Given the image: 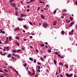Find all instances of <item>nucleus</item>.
I'll return each instance as SVG.
<instances>
[{
    "label": "nucleus",
    "instance_id": "35",
    "mask_svg": "<svg viewBox=\"0 0 77 77\" xmlns=\"http://www.w3.org/2000/svg\"><path fill=\"white\" fill-rule=\"evenodd\" d=\"M41 60H44V59H43V58L42 57H41Z\"/></svg>",
    "mask_w": 77,
    "mask_h": 77
},
{
    "label": "nucleus",
    "instance_id": "63",
    "mask_svg": "<svg viewBox=\"0 0 77 77\" xmlns=\"http://www.w3.org/2000/svg\"><path fill=\"white\" fill-rule=\"evenodd\" d=\"M46 57V56H44V58H45Z\"/></svg>",
    "mask_w": 77,
    "mask_h": 77
},
{
    "label": "nucleus",
    "instance_id": "29",
    "mask_svg": "<svg viewBox=\"0 0 77 77\" xmlns=\"http://www.w3.org/2000/svg\"><path fill=\"white\" fill-rule=\"evenodd\" d=\"M29 23L30 24V25L32 26V22H30L29 21Z\"/></svg>",
    "mask_w": 77,
    "mask_h": 77
},
{
    "label": "nucleus",
    "instance_id": "64",
    "mask_svg": "<svg viewBox=\"0 0 77 77\" xmlns=\"http://www.w3.org/2000/svg\"><path fill=\"white\" fill-rule=\"evenodd\" d=\"M60 58H63V57H62V56H60Z\"/></svg>",
    "mask_w": 77,
    "mask_h": 77
},
{
    "label": "nucleus",
    "instance_id": "5",
    "mask_svg": "<svg viewBox=\"0 0 77 77\" xmlns=\"http://www.w3.org/2000/svg\"><path fill=\"white\" fill-rule=\"evenodd\" d=\"M53 25L54 26H56V24H57V21L56 20L53 23Z\"/></svg>",
    "mask_w": 77,
    "mask_h": 77
},
{
    "label": "nucleus",
    "instance_id": "40",
    "mask_svg": "<svg viewBox=\"0 0 77 77\" xmlns=\"http://www.w3.org/2000/svg\"><path fill=\"white\" fill-rule=\"evenodd\" d=\"M36 51L37 53H38V52H39V51H38V50L37 49H36Z\"/></svg>",
    "mask_w": 77,
    "mask_h": 77
},
{
    "label": "nucleus",
    "instance_id": "19",
    "mask_svg": "<svg viewBox=\"0 0 77 77\" xmlns=\"http://www.w3.org/2000/svg\"><path fill=\"white\" fill-rule=\"evenodd\" d=\"M11 57V54H9L8 56V57Z\"/></svg>",
    "mask_w": 77,
    "mask_h": 77
},
{
    "label": "nucleus",
    "instance_id": "12",
    "mask_svg": "<svg viewBox=\"0 0 77 77\" xmlns=\"http://www.w3.org/2000/svg\"><path fill=\"white\" fill-rule=\"evenodd\" d=\"M32 71H33V72L32 73V75H35V70H34V69H33L32 70Z\"/></svg>",
    "mask_w": 77,
    "mask_h": 77
},
{
    "label": "nucleus",
    "instance_id": "46",
    "mask_svg": "<svg viewBox=\"0 0 77 77\" xmlns=\"http://www.w3.org/2000/svg\"><path fill=\"white\" fill-rule=\"evenodd\" d=\"M64 12H66H66H67V10L66 9H65L64 10Z\"/></svg>",
    "mask_w": 77,
    "mask_h": 77
},
{
    "label": "nucleus",
    "instance_id": "28",
    "mask_svg": "<svg viewBox=\"0 0 77 77\" xmlns=\"http://www.w3.org/2000/svg\"><path fill=\"white\" fill-rule=\"evenodd\" d=\"M24 28H25V29L27 28V26H24Z\"/></svg>",
    "mask_w": 77,
    "mask_h": 77
},
{
    "label": "nucleus",
    "instance_id": "50",
    "mask_svg": "<svg viewBox=\"0 0 77 77\" xmlns=\"http://www.w3.org/2000/svg\"><path fill=\"white\" fill-rule=\"evenodd\" d=\"M22 50H23V51H24V48H22Z\"/></svg>",
    "mask_w": 77,
    "mask_h": 77
},
{
    "label": "nucleus",
    "instance_id": "59",
    "mask_svg": "<svg viewBox=\"0 0 77 77\" xmlns=\"http://www.w3.org/2000/svg\"><path fill=\"white\" fill-rule=\"evenodd\" d=\"M0 54H1L2 56V54H2V52H0Z\"/></svg>",
    "mask_w": 77,
    "mask_h": 77
},
{
    "label": "nucleus",
    "instance_id": "27",
    "mask_svg": "<svg viewBox=\"0 0 77 77\" xmlns=\"http://www.w3.org/2000/svg\"><path fill=\"white\" fill-rule=\"evenodd\" d=\"M1 33H3V34H5V31H2V32H1Z\"/></svg>",
    "mask_w": 77,
    "mask_h": 77
},
{
    "label": "nucleus",
    "instance_id": "22",
    "mask_svg": "<svg viewBox=\"0 0 77 77\" xmlns=\"http://www.w3.org/2000/svg\"><path fill=\"white\" fill-rule=\"evenodd\" d=\"M66 15H67V13L63 14V16H65Z\"/></svg>",
    "mask_w": 77,
    "mask_h": 77
},
{
    "label": "nucleus",
    "instance_id": "39",
    "mask_svg": "<svg viewBox=\"0 0 77 77\" xmlns=\"http://www.w3.org/2000/svg\"><path fill=\"white\" fill-rule=\"evenodd\" d=\"M14 8H15V9H16V10H17V11H18V8L17 7H15Z\"/></svg>",
    "mask_w": 77,
    "mask_h": 77
},
{
    "label": "nucleus",
    "instance_id": "37",
    "mask_svg": "<svg viewBox=\"0 0 77 77\" xmlns=\"http://www.w3.org/2000/svg\"><path fill=\"white\" fill-rule=\"evenodd\" d=\"M41 47H44V44H43L42 45H41Z\"/></svg>",
    "mask_w": 77,
    "mask_h": 77
},
{
    "label": "nucleus",
    "instance_id": "8",
    "mask_svg": "<svg viewBox=\"0 0 77 77\" xmlns=\"http://www.w3.org/2000/svg\"><path fill=\"white\" fill-rule=\"evenodd\" d=\"M17 20H18V21H22V20H23V19L21 18H17Z\"/></svg>",
    "mask_w": 77,
    "mask_h": 77
},
{
    "label": "nucleus",
    "instance_id": "45",
    "mask_svg": "<svg viewBox=\"0 0 77 77\" xmlns=\"http://www.w3.org/2000/svg\"><path fill=\"white\" fill-rule=\"evenodd\" d=\"M2 29H0V32H1L0 33H1L2 32Z\"/></svg>",
    "mask_w": 77,
    "mask_h": 77
},
{
    "label": "nucleus",
    "instance_id": "23",
    "mask_svg": "<svg viewBox=\"0 0 77 77\" xmlns=\"http://www.w3.org/2000/svg\"><path fill=\"white\" fill-rule=\"evenodd\" d=\"M24 66H25V67H26L27 66V64L24 63Z\"/></svg>",
    "mask_w": 77,
    "mask_h": 77
},
{
    "label": "nucleus",
    "instance_id": "15",
    "mask_svg": "<svg viewBox=\"0 0 77 77\" xmlns=\"http://www.w3.org/2000/svg\"><path fill=\"white\" fill-rule=\"evenodd\" d=\"M14 0H10L9 1V2L10 3H11H11H12V2H14Z\"/></svg>",
    "mask_w": 77,
    "mask_h": 77
},
{
    "label": "nucleus",
    "instance_id": "3",
    "mask_svg": "<svg viewBox=\"0 0 77 77\" xmlns=\"http://www.w3.org/2000/svg\"><path fill=\"white\" fill-rule=\"evenodd\" d=\"M4 49H6L7 51H9V47H5L4 48Z\"/></svg>",
    "mask_w": 77,
    "mask_h": 77
},
{
    "label": "nucleus",
    "instance_id": "34",
    "mask_svg": "<svg viewBox=\"0 0 77 77\" xmlns=\"http://www.w3.org/2000/svg\"><path fill=\"white\" fill-rule=\"evenodd\" d=\"M55 13H56V11H54V14H55Z\"/></svg>",
    "mask_w": 77,
    "mask_h": 77
},
{
    "label": "nucleus",
    "instance_id": "51",
    "mask_svg": "<svg viewBox=\"0 0 77 77\" xmlns=\"http://www.w3.org/2000/svg\"><path fill=\"white\" fill-rule=\"evenodd\" d=\"M66 23H70V21H67V22H66Z\"/></svg>",
    "mask_w": 77,
    "mask_h": 77
},
{
    "label": "nucleus",
    "instance_id": "16",
    "mask_svg": "<svg viewBox=\"0 0 77 77\" xmlns=\"http://www.w3.org/2000/svg\"><path fill=\"white\" fill-rule=\"evenodd\" d=\"M29 59L30 60H31V61H33V59L32 58H29Z\"/></svg>",
    "mask_w": 77,
    "mask_h": 77
},
{
    "label": "nucleus",
    "instance_id": "24",
    "mask_svg": "<svg viewBox=\"0 0 77 77\" xmlns=\"http://www.w3.org/2000/svg\"><path fill=\"white\" fill-rule=\"evenodd\" d=\"M20 30V28H17L14 31H15V30Z\"/></svg>",
    "mask_w": 77,
    "mask_h": 77
},
{
    "label": "nucleus",
    "instance_id": "38",
    "mask_svg": "<svg viewBox=\"0 0 77 77\" xmlns=\"http://www.w3.org/2000/svg\"><path fill=\"white\" fill-rule=\"evenodd\" d=\"M59 73H60V68H59Z\"/></svg>",
    "mask_w": 77,
    "mask_h": 77
},
{
    "label": "nucleus",
    "instance_id": "36",
    "mask_svg": "<svg viewBox=\"0 0 77 77\" xmlns=\"http://www.w3.org/2000/svg\"><path fill=\"white\" fill-rule=\"evenodd\" d=\"M65 65L66 67V68H68V66H67L66 65Z\"/></svg>",
    "mask_w": 77,
    "mask_h": 77
},
{
    "label": "nucleus",
    "instance_id": "2",
    "mask_svg": "<svg viewBox=\"0 0 77 77\" xmlns=\"http://www.w3.org/2000/svg\"><path fill=\"white\" fill-rule=\"evenodd\" d=\"M48 26V25L47 23H43V26L45 28H46Z\"/></svg>",
    "mask_w": 77,
    "mask_h": 77
},
{
    "label": "nucleus",
    "instance_id": "13",
    "mask_svg": "<svg viewBox=\"0 0 77 77\" xmlns=\"http://www.w3.org/2000/svg\"><path fill=\"white\" fill-rule=\"evenodd\" d=\"M15 44H16L17 45H19V44L17 42H15Z\"/></svg>",
    "mask_w": 77,
    "mask_h": 77
},
{
    "label": "nucleus",
    "instance_id": "11",
    "mask_svg": "<svg viewBox=\"0 0 77 77\" xmlns=\"http://www.w3.org/2000/svg\"><path fill=\"white\" fill-rule=\"evenodd\" d=\"M61 33L63 35H64V34H65V31H62L61 32Z\"/></svg>",
    "mask_w": 77,
    "mask_h": 77
},
{
    "label": "nucleus",
    "instance_id": "4",
    "mask_svg": "<svg viewBox=\"0 0 77 77\" xmlns=\"http://www.w3.org/2000/svg\"><path fill=\"white\" fill-rule=\"evenodd\" d=\"M74 22H71L70 23V25L69 26H68V27H71V26H72L73 24H74Z\"/></svg>",
    "mask_w": 77,
    "mask_h": 77
},
{
    "label": "nucleus",
    "instance_id": "52",
    "mask_svg": "<svg viewBox=\"0 0 77 77\" xmlns=\"http://www.w3.org/2000/svg\"><path fill=\"white\" fill-rule=\"evenodd\" d=\"M38 64V65H40V64H41V63H37Z\"/></svg>",
    "mask_w": 77,
    "mask_h": 77
},
{
    "label": "nucleus",
    "instance_id": "49",
    "mask_svg": "<svg viewBox=\"0 0 77 77\" xmlns=\"http://www.w3.org/2000/svg\"><path fill=\"white\" fill-rule=\"evenodd\" d=\"M37 71H38V72H40V70L39 69H38L37 70Z\"/></svg>",
    "mask_w": 77,
    "mask_h": 77
},
{
    "label": "nucleus",
    "instance_id": "43",
    "mask_svg": "<svg viewBox=\"0 0 77 77\" xmlns=\"http://www.w3.org/2000/svg\"><path fill=\"white\" fill-rule=\"evenodd\" d=\"M13 55H14V56H17V55H16V54H13Z\"/></svg>",
    "mask_w": 77,
    "mask_h": 77
},
{
    "label": "nucleus",
    "instance_id": "57",
    "mask_svg": "<svg viewBox=\"0 0 77 77\" xmlns=\"http://www.w3.org/2000/svg\"><path fill=\"white\" fill-rule=\"evenodd\" d=\"M57 72H56V75H57Z\"/></svg>",
    "mask_w": 77,
    "mask_h": 77
},
{
    "label": "nucleus",
    "instance_id": "7",
    "mask_svg": "<svg viewBox=\"0 0 77 77\" xmlns=\"http://www.w3.org/2000/svg\"><path fill=\"white\" fill-rule=\"evenodd\" d=\"M11 4L12 5V6H13L14 7V8H15L14 6H15V7H16V5H15V4L14 3H11Z\"/></svg>",
    "mask_w": 77,
    "mask_h": 77
},
{
    "label": "nucleus",
    "instance_id": "55",
    "mask_svg": "<svg viewBox=\"0 0 77 77\" xmlns=\"http://www.w3.org/2000/svg\"><path fill=\"white\" fill-rule=\"evenodd\" d=\"M48 52H51V50H48Z\"/></svg>",
    "mask_w": 77,
    "mask_h": 77
},
{
    "label": "nucleus",
    "instance_id": "1",
    "mask_svg": "<svg viewBox=\"0 0 77 77\" xmlns=\"http://www.w3.org/2000/svg\"><path fill=\"white\" fill-rule=\"evenodd\" d=\"M73 75V74L72 73H71L70 75H69V73H67L66 74V75L67 77H72V75Z\"/></svg>",
    "mask_w": 77,
    "mask_h": 77
},
{
    "label": "nucleus",
    "instance_id": "9",
    "mask_svg": "<svg viewBox=\"0 0 77 77\" xmlns=\"http://www.w3.org/2000/svg\"><path fill=\"white\" fill-rule=\"evenodd\" d=\"M17 50H14V49H12V51L13 52V53H15V52H17Z\"/></svg>",
    "mask_w": 77,
    "mask_h": 77
},
{
    "label": "nucleus",
    "instance_id": "47",
    "mask_svg": "<svg viewBox=\"0 0 77 77\" xmlns=\"http://www.w3.org/2000/svg\"><path fill=\"white\" fill-rule=\"evenodd\" d=\"M61 18H64V17L63 16H61Z\"/></svg>",
    "mask_w": 77,
    "mask_h": 77
},
{
    "label": "nucleus",
    "instance_id": "54",
    "mask_svg": "<svg viewBox=\"0 0 77 77\" xmlns=\"http://www.w3.org/2000/svg\"><path fill=\"white\" fill-rule=\"evenodd\" d=\"M0 44H2V42H1V40H0Z\"/></svg>",
    "mask_w": 77,
    "mask_h": 77
},
{
    "label": "nucleus",
    "instance_id": "60",
    "mask_svg": "<svg viewBox=\"0 0 77 77\" xmlns=\"http://www.w3.org/2000/svg\"><path fill=\"white\" fill-rule=\"evenodd\" d=\"M10 68L11 69H12V67L11 66H10Z\"/></svg>",
    "mask_w": 77,
    "mask_h": 77
},
{
    "label": "nucleus",
    "instance_id": "48",
    "mask_svg": "<svg viewBox=\"0 0 77 77\" xmlns=\"http://www.w3.org/2000/svg\"><path fill=\"white\" fill-rule=\"evenodd\" d=\"M40 66H38V69H40Z\"/></svg>",
    "mask_w": 77,
    "mask_h": 77
},
{
    "label": "nucleus",
    "instance_id": "26",
    "mask_svg": "<svg viewBox=\"0 0 77 77\" xmlns=\"http://www.w3.org/2000/svg\"><path fill=\"white\" fill-rule=\"evenodd\" d=\"M59 65H62V66H63V63H59Z\"/></svg>",
    "mask_w": 77,
    "mask_h": 77
},
{
    "label": "nucleus",
    "instance_id": "20",
    "mask_svg": "<svg viewBox=\"0 0 77 77\" xmlns=\"http://www.w3.org/2000/svg\"><path fill=\"white\" fill-rule=\"evenodd\" d=\"M41 17L43 19H44V16H43V15H41Z\"/></svg>",
    "mask_w": 77,
    "mask_h": 77
},
{
    "label": "nucleus",
    "instance_id": "30",
    "mask_svg": "<svg viewBox=\"0 0 77 77\" xmlns=\"http://www.w3.org/2000/svg\"><path fill=\"white\" fill-rule=\"evenodd\" d=\"M28 72L29 74H31V72H30V71H28Z\"/></svg>",
    "mask_w": 77,
    "mask_h": 77
},
{
    "label": "nucleus",
    "instance_id": "21",
    "mask_svg": "<svg viewBox=\"0 0 77 77\" xmlns=\"http://www.w3.org/2000/svg\"><path fill=\"white\" fill-rule=\"evenodd\" d=\"M54 63H55V65H56V60H54Z\"/></svg>",
    "mask_w": 77,
    "mask_h": 77
},
{
    "label": "nucleus",
    "instance_id": "6",
    "mask_svg": "<svg viewBox=\"0 0 77 77\" xmlns=\"http://www.w3.org/2000/svg\"><path fill=\"white\" fill-rule=\"evenodd\" d=\"M72 33H74V30H72L71 31V32H69V35H71V34H72Z\"/></svg>",
    "mask_w": 77,
    "mask_h": 77
},
{
    "label": "nucleus",
    "instance_id": "62",
    "mask_svg": "<svg viewBox=\"0 0 77 77\" xmlns=\"http://www.w3.org/2000/svg\"><path fill=\"white\" fill-rule=\"evenodd\" d=\"M6 40H9V39H8V37H7Z\"/></svg>",
    "mask_w": 77,
    "mask_h": 77
},
{
    "label": "nucleus",
    "instance_id": "17",
    "mask_svg": "<svg viewBox=\"0 0 77 77\" xmlns=\"http://www.w3.org/2000/svg\"><path fill=\"white\" fill-rule=\"evenodd\" d=\"M21 17H26V15L24 14H21Z\"/></svg>",
    "mask_w": 77,
    "mask_h": 77
},
{
    "label": "nucleus",
    "instance_id": "42",
    "mask_svg": "<svg viewBox=\"0 0 77 77\" xmlns=\"http://www.w3.org/2000/svg\"><path fill=\"white\" fill-rule=\"evenodd\" d=\"M16 39H19V37H16Z\"/></svg>",
    "mask_w": 77,
    "mask_h": 77
},
{
    "label": "nucleus",
    "instance_id": "41",
    "mask_svg": "<svg viewBox=\"0 0 77 77\" xmlns=\"http://www.w3.org/2000/svg\"><path fill=\"white\" fill-rule=\"evenodd\" d=\"M39 9H40V7H38V8L37 11H39Z\"/></svg>",
    "mask_w": 77,
    "mask_h": 77
},
{
    "label": "nucleus",
    "instance_id": "25",
    "mask_svg": "<svg viewBox=\"0 0 77 77\" xmlns=\"http://www.w3.org/2000/svg\"><path fill=\"white\" fill-rule=\"evenodd\" d=\"M21 51V50H20L19 49L17 51V53H18V52H20Z\"/></svg>",
    "mask_w": 77,
    "mask_h": 77
},
{
    "label": "nucleus",
    "instance_id": "44",
    "mask_svg": "<svg viewBox=\"0 0 77 77\" xmlns=\"http://www.w3.org/2000/svg\"><path fill=\"white\" fill-rule=\"evenodd\" d=\"M55 54H57V55H58V53H57V52H55Z\"/></svg>",
    "mask_w": 77,
    "mask_h": 77
},
{
    "label": "nucleus",
    "instance_id": "53",
    "mask_svg": "<svg viewBox=\"0 0 77 77\" xmlns=\"http://www.w3.org/2000/svg\"><path fill=\"white\" fill-rule=\"evenodd\" d=\"M15 14H16V15H17V14H18V12H15Z\"/></svg>",
    "mask_w": 77,
    "mask_h": 77
},
{
    "label": "nucleus",
    "instance_id": "33",
    "mask_svg": "<svg viewBox=\"0 0 77 77\" xmlns=\"http://www.w3.org/2000/svg\"><path fill=\"white\" fill-rule=\"evenodd\" d=\"M6 54V53H5V54H2V56H4V55H5V54Z\"/></svg>",
    "mask_w": 77,
    "mask_h": 77
},
{
    "label": "nucleus",
    "instance_id": "14",
    "mask_svg": "<svg viewBox=\"0 0 77 77\" xmlns=\"http://www.w3.org/2000/svg\"><path fill=\"white\" fill-rule=\"evenodd\" d=\"M69 19L70 21H72V20H73V19L72 18V17H70Z\"/></svg>",
    "mask_w": 77,
    "mask_h": 77
},
{
    "label": "nucleus",
    "instance_id": "56",
    "mask_svg": "<svg viewBox=\"0 0 77 77\" xmlns=\"http://www.w3.org/2000/svg\"><path fill=\"white\" fill-rule=\"evenodd\" d=\"M48 5H47L46 6V8H47V7H48Z\"/></svg>",
    "mask_w": 77,
    "mask_h": 77
},
{
    "label": "nucleus",
    "instance_id": "61",
    "mask_svg": "<svg viewBox=\"0 0 77 77\" xmlns=\"http://www.w3.org/2000/svg\"><path fill=\"white\" fill-rule=\"evenodd\" d=\"M27 11L28 12H29V9H27Z\"/></svg>",
    "mask_w": 77,
    "mask_h": 77
},
{
    "label": "nucleus",
    "instance_id": "58",
    "mask_svg": "<svg viewBox=\"0 0 77 77\" xmlns=\"http://www.w3.org/2000/svg\"><path fill=\"white\" fill-rule=\"evenodd\" d=\"M0 72H3V71H2L1 70H0Z\"/></svg>",
    "mask_w": 77,
    "mask_h": 77
},
{
    "label": "nucleus",
    "instance_id": "31",
    "mask_svg": "<svg viewBox=\"0 0 77 77\" xmlns=\"http://www.w3.org/2000/svg\"><path fill=\"white\" fill-rule=\"evenodd\" d=\"M4 71H5V72H8V70L6 69H5Z\"/></svg>",
    "mask_w": 77,
    "mask_h": 77
},
{
    "label": "nucleus",
    "instance_id": "18",
    "mask_svg": "<svg viewBox=\"0 0 77 77\" xmlns=\"http://www.w3.org/2000/svg\"><path fill=\"white\" fill-rule=\"evenodd\" d=\"M6 44H8V43H9V40H6Z\"/></svg>",
    "mask_w": 77,
    "mask_h": 77
},
{
    "label": "nucleus",
    "instance_id": "10",
    "mask_svg": "<svg viewBox=\"0 0 77 77\" xmlns=\"http://www.w3.org/2000/svg\"><path fill=\"white\" fill-rule=\"evenodd\" d=\"M9 41H11L12 40V38L10 36H9Z\"/></svg>",
    "mask_w": 77,
    "mask_h": 77
},
{
    "label": "nucleus",
    "instance_id": "32",
    "mask_svg": "<svg viewBox=\"0 0 77 77\" xmlns=\"http://www.w3.org/2000/svg\"><path fill=\"white\" fill-rule=\"evenodd\" d=\"M36 60L35 59L34 60V63H36Z\"/></svg>",
    "mask_w": 77,
    "mask_h": 77
}]
</instances>
